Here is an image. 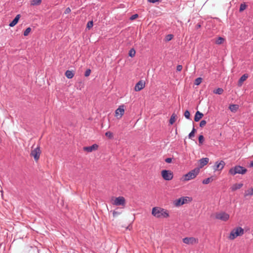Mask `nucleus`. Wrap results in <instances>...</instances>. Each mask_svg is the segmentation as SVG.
Returning <instances> with one entry per match:
<instances>
[{
    "mask_svg": "<svg viewBox=\"0 0 253 253\" xmlns=\"http://www.w3.org/2000/svg\"><path fill=\"white\" fill-rule=\"evenodd\" d=\"M90 73H91V70L90 69H87L85 72L84 76L85 77H88L90 75Z\"/></svg>",
    "mask_w": 253,
    "mask_h": 253,
    "instance_id": "39",
    "label": "nucleus"
},
{
    "mask_svg": "<svg viewBox=\"0 0 253 253\" xmlns=\"http://www.w3.org/2000/svg\"><path fill=\"white\" fill-rule=\"evenodd\" d=\"M239 108V106L236 104L230 105L229 108L231 112H236Z\"/></svg>",
    "mask_w": 253,
    "mask_h": 253,
    "instance_id": "20",
    "label": "nucleus"
},
{
    "mask_svg": "<svg viewBox=\"0 0 253 253\" xmlns=\"http://www.w3.org/2000/svg\"><path fill=\"white\" fill-rule=\"evenodd\" d=\"M253 195V188L251 189L245 191V196H252Z\"/></svg>",
    "mask_w": 253,
    "mask_h": 253,
    "instance_id": "24",
    "label": "nucleus"
},
{
    "mask_svg": "<svg viewBox=\"0 0 253 253\" xmlns=\"http://www.w3.org/2000/svg\"><path fill=\"white\" fill-rule=\"evenodd\" d=\"M211 181V177H209L204 179L202 181V183L204 184H208Z\"/></svg>",
    "mask_w": 253,
    "mask_h": 253,
    "instance_id": "30",
    "label": "nucleus"
},
{
    "mask_svg": "<svg viewBox=\"0 0 253 253\" xmlns=\"http://www.w3.org/2000/svg\"><path fill=\"white\" fill-rule=\"evenodd\" d=\"M247 171V169L245 168L240 166H236L229 169V173L232 175H235L236 174H244Z\"/></svg>",
    "mask_w": 253,
    "mask_h": 253,
    "instance_id": "2",
    "label": "nucleus"
},
{
    "mask_svg": "<svg viewBox=\"0 0 253 253\" xmlns=\"http://www.w3.org/2000/svg\"><path fill=\"white\" fill-rule=\"evenodd\" d=\"M197 26V28H200L201 27V25L198 24Z\"/></svg>",
    "mask_w": 253,
    "mask_h": 253,
    "instance_id": "48",
    "label": "nucleus"
},
{
    "mask_svg": "<svg viewBox=\"0 0 253 253\" xmlns=\"http://www.w3.org/2000/svg\"><path fill=\"white\" fill-rule=\"evenodd\" d=\"M173 35H171V34H169V35H168L166 37V40L168 42L170 41L172 38H173Z\"/></svg>",
    "mask_w": 253,
    "mask_h": 253,
    "instance_id": "34",
    "label": "nucleus"
},
{
    "mask_svg": "<svg viewBox=\"0 0 253 253\" xmlns=\"http://www.w3.org/2000/svg\"><path fill=\"white\" fill-rule=\"evenodd\" d=\"M183 242L186 244H194L198 243V239L194 237H185L183 239Z\"/></svg>",
    "mask_w": 253,
    "mask_h": 253,
    "instance_id": "12",
    "label": "nucleus"
},
{
    "mask_svg": "<svg viewBox=\"0 0 253 253\" xmlns=\"http://www.w3.org/2000/svg\"><path fill=\"white\" fill-rule=\"evenodd\" d=\"M225 165V162L222 160L219 162L217 161L214 164L213 169L214 171L221 170L224 168Z\"/></svg>",
    "mask_w": 253,
    "mask_h": 253,
    "instance_id": "11",
    "label": "nucleus"
},
{
    "mask_svg": "<svg viewBox=\"0 0 253 253\" xmlns=\"http://www.w3.org/2000/svg\"><path fill=\"white\" fill-rule=\"evenodd\" d=\"M215 218L216 219L221 220L222 221H227L230 218V215L225 211H219L215 213Z\"/></svg>",
    "mask_w": 253,
    "mask_h": 253,
    "instance_id": "5",
    "label": "nucleus"
},
{
    "mask_svg": "<svg viewBox=\"0 0 253 253\" xmlns=\"http://www.w3.org/2000/svg\"><path fill=\"white\" fill-rule=\"evenodd\" d=\"M209 159L208 158H203L199 160L200 168H203L206 166L209 163Z\"/></svg>",
    "mask_w": 253,
    "mask_h": 253,
    "instance_id": "15",
    "label": "nucleus"
},
{
    "mask_svg": "<svg viewBox=\"0 0 253 253\" xmlns=\"http://www.w3.org/2000/svg\"><path fill=\"white\" fill-rule=\"evenodd\" d=\"M243 186V183H235L231 187V189L232 191H235L237 189H239Z\"/></svg>",
    "mask_w": 253,
    "mask_h": 253,
    "instance_id": "17",
    "label": "nucleus"
},
{
    "mask_svg": "<svg viewBox=\"0 0 253 253\" xmlns=\"http://www.w3.org/2000/svg\"><path fill=\"white\" fill-rule=\"evenodd\" d=\"M65 76L68 79H72L74 77V74L72 71L67 70L65 72Z\"/></svg>",
    "mask_w": 253,
    "mask_h": 253,
    "instance_id": "22",
    "label": "nucleus"
},
{
    "mask_svg": "<svg viewBox=\"0 0 253 253\" xmlns=\"http://www.w3.org/2000/svg\"><path fill=\"white\" fill-rule=\"evenodd\" d=\"M93 26V21H89L87 24V28L88 29H90V28L92 27Z\"/></svg>",
    "mask_w": 253,
    "mask_h": 253,
    "instance_id": "38",
    "label": "nucleus"
},
{
    "mask_svg": "<svg viewBox=\"0 0 253 253\" xmlns=\"http://www.w3.org/2000/svg\"><path fill=\"white\" fill-rule=\"evenodd\" d=\"M244 234V230L241 227H238L233 229L231 231L229 239L230 240H234L238 236L243 235Z\"/></svg>",
    "mask_w": 253,
    "mask_h": 253,
    "instance_id": "4",
    "label": "nucleus"
},
{
    "mask_svg": "<svg viewBox=\"0 0 253 253\" xmlns=\"http://www.w3.org/2000/svg\"><path fill=\"white\" fill-rule=\"evenodd\" d=\"M202 78H200V77L198 78L195 80L194 84L195 85H198L202 83Z\"/></svg>",
    "mask_w": 253,
    "mask_h": 253,
    "instance_id": "27",
    "label": "nucleus"
},
{
    "mask_svg": "<svg viewBox=\"0 0 253 253\" xmlns=\"http://www.w3.org/2000/svg\"><path fill=\"white\" fill-rule=\"evenodd\" d=\"M248 78V75L247 74H245L240 78L238 81V85L239 86H241L242 85L243 83L247 80Z\"/></svg>",
    "mask_w": 253,
    "mask_h": 253,
    "instance_id": "18",
    "label": "nucleus"
},
{
    "mask_svg": "<svg viewBox=\"0 0 253 253\" xmlns=\"http://www.w3.org/2000/svg\"><path fill=\"white\" fill-rule=\"evenodd\" d=\"M194 136V134L193 133V132H191L189 135H188V137L189 138L191 139L193 136Z\"/></svg>",
    "mask_w": 253,
    "mask_h": 253,
    "instance_id": "44",
    "label": "nucleus"
},
{
    "mask_svg": "<svg viewBox=\"0 0 253 253\" xmlns=\"http://www.w3.org/2000/svg\"><path fill=\"white\" fill-rule=\"evenodd\" d=\"M112 204L116 206H123L124 207L126 204V200L124 197L119 196L114 200H112Z\"/></svg>",
    "mask_w": 253,
    "mask_h": 253,
    "instance_id": "7",
    "label": "nucleus"
},
{
    "mask_svg": "<svg viewBox=\"0 0 253 253\" xmlns=\"http://www.w3.org/2000/svg\"><path fill=\"white\" fill-rule=\"evenodd\" d=\"M42 2V0H32L31 1V4L32 5H38Z\"/></svg>",
    "mask_w": 253,
    "mask_h": 253,
    "instance_id": "23",
    "label": "nucleus"
},
{
    "mask_svg": "<svg viewBox=\"0 0 253 253\" xmlns=\"http://www.w3.org/2000/svg\"><path fill=\"white\" fill-rule=\"evenodd\" d=\"M98 148V145L96 144H94L90 146H87L84 147V150L87 152H91L93 151L96 150Z\"/></svg>",
    "mask_w": 253,
    "mask_h": 253,
    "instance_id": "13",
    "label": "nucleus"
},
{
    "mask_svg": "<svg viewBox=\"0 0 253 253\" xmlns=\"http://www.w3.org/2000/svg\"><path fill=\"white\" fill-rule=\"evenodd\" d=\"M204 141V137L203 135H200L199 136V143L201 144H203Z\"/></svg>",
    "mask_w": 253,
    "mask_h": 253,
    "instance_id": "33",
    "label": "nucleus"
},
{
    "mask_svg": "<svg viewBox=\"0 0 253 253\" xmlns=\"http://www.w3.org/2000/svg\"><path fill=\"white\" fill-rule=\"evenodd\" d=\"M105 135L110 139H112L113 137V133L110 131H107L105 133Z\"/></svg>",
    "mask_w": 253,
    "mask_h": 253,
    "instance_id": "32",
    "label": "nucleus"
},
{
    "mask_svg": "<svg viewBox=\"0 0 253 253\" xmlns=\"http://www.w3.org/2000/svg\"><path fill=\"white\" fill-rule=\"evenodd\" d=\"M20 17V14L17 15L16 16V17L14 18V19L12 21V22H11L9 23V26L10 27H14L15 25H16L17 24V23H18Z\"/></svg>",
    "mask_w": 253,
    "mask_h": 253,
    "instance_id": "16",
    "label": "nucleus"
},
{
    "mask_svg": "<svg viewBox=\"0 0 253 253\" xmlns=\"http://www.w3.org/2000/svg\"><path fill=\"white\" fill-rule=\"evenodd\" d=\"M251 167H253V161L251 162L250 164Z\"/></svg>",
    "mask_w": 253,
    "mask_h": 253,
    "instance_id": "47",
    "label": "nucleus"
},
{
    "mask_svg": "<svg viewBox=\"0 0 253 253\" xmlns=\"http://www.w3.org/2000/svg\"><path fill=\"white\" fill-rule=\"evenodd\" d=\"M71 12V9L70 8V7H67L65 11H64V13L65 14H68L69 13H70Z\"/></svg>",
    "mask_w": 253,
    "mask_h": 253,
    "instance_id": "42",
    "label": "nucleus"
},
{
    "mask_svg": "<svg viewBox=\"0 0 253 253\" xmlns=\"http://www.w3.org/2000/svg\"><path fill=\"white\" fill-rule=\"evenodd\" d=\"M176 119V115L175 113H173L170 117V118L169 121V123L170 125H172L175 122Z\"/></svg>",
    "mask_w": 253,
    "mask_h": 253,
    "instance_id": "21",
    "label": "nucleus"
},
{
    "mask_svg": "<svg viewBox=\"0 0 253 253\" xmlns=\"http://www.w3.org/2000/svg\"><path fill=\"white\" fill-rule=\"evenodd\" d=\"M165 162L167 163H170L172 162V158H168L165 159Z\"/></svg>",
    "mask_w": 253,
    "mask_h": 253,
    "instance_id": "41",
    "label": "nucleus"
},
{
    "mask_svg": "<svg viewBox=\"0 0 253 253\" xmlns=\"http://www.w3.org/2000/svg\"><path fill=\"white\" fill-rule=\"evenodd\" d=\"M161 175L164 179L167 181L171 180L173 177L172 172L169 170H163L161 171Z\"/></svg>",
    "mask_w": 253,
    "mask_h": 253,
    "instance_id": "8",
    "label": "nucleus"
},
{
    "mask_svg": "<svg viewBox=\"0 0 253 253\" xmlns=\"http://www.w3.org/2000/svg\"><path fill=\"white\" fill-rule=\"evenodd\" d=\"M41 150L39 146H37L36 148L31 151V155L34 158L35 161H38L41 155Z\"/></svg>",
    "mask_w": 253,
    "mask_h": 253,
    "instance_id": "10",
    "label": "nucleus"
},
{
    "mask_svg": "<svg viewBox=\"0 0 253 253\" xmlns=\"http://www.w3.org/2000/svg\"><path fill=\"white\" fill-rule=\"evenodd\" d=\"M199 168H195L183 175L184 181H187L194 179L199 173Z\"/></svg>",
    "mask_w": 253,
    "mask_h": 253,
    "instance_id": "3",
    "label": "nucleus"
},
{
    "mask_svg": "<svg viewBox=\"0 0 253 253\" xmlns=\"http://www.w3.org/2000/svg\"><path fill=\"white\" fill-rule=\"evenodd\" d=\"M138 17V15L137 14H134V15H132L131 17H130V19L131 20H134L135 19L136 17Z\"/></svg>",
    "mask_w": 253,
    "mask_h": 253,
    "instance_id": "43",
    "label": "nucleus"
},
{
    "mask_svg": "<svg viewBox=\"0 0 253 253\" xmlns=\"http://www.w3.org/2000/svg\"><path fill=\"white\" fill-rule=\"evenodd\" d=\"M207 122L205 120H202L200 123V126L203 127L206 125Z\"/></svg>",
    "mask_w": 253,
    "mask_h": 253,
    "instance_id": "37",
    "label": "nucleus"
},
{
    "mask_svg": "<svg viewBox=\"0 0 253 253\" xmlns=\"http://www.w3.org/2000/svg\"><path fill=\"white\" fill-rule=\"evenodd\" d=\"M224 41V39L222 37H218L216 40H215V43L217 44H221Z\"/></svg>",
    "mask_w": 253,
    "mask_h": 253,
    "instance_id": "26",
    "label": "nucleus"
},
{
    "mask_svg": "<svg viewBox=\"0 0 253 253\" xmlns=\"http://www.w3.org/2000/svg\"><path fill=\"white\" fill-rule=\"evenodd\" d=\"M145 86V83L142 81L138 82L135 85L134 90L138 91L142 89Z\"/></svg>",
    "mask_w": 253,
    "mask_h": 253,
    "instance_id": "14",
    "label": "nucleus"
},
{
    "mask_svg": "<svg viewBox=\"0 0 253 253\" xmlns=\"http://www.w3.org/2000/svg\"><path fill=\"white\" fill-rule=\"evenodd\" d=\"M184 115L186 119H190V112L188 110H186L185 111Z\"/></svg>",
    "mask_w": 253,
    "mask_h": 253,
    "instance_id": "35",
    "label": "nucleus"
},
{
    "mask_svg": "<svg viewBox=\"0 0 253 253\" xmlns=\"http://www.w3.org/2000/svg\"><path fill=\"white\" fill-rule=\"evenodd\" d=\"M152 214L157 218H167L169 216L167 210L158 207L152 209Z\"/></svg>",
    "mask_w": 253,
    "mask_h": 253,
    "instance_id": "1",
    "label": "nucleus"
},
{
    "mask_svg": "<svg viewBox=\"0 0 253 253\" xmlns=\"http://www.w3.org/2000/svg\"><path fill=\"white\" fill-rule=\"evenodd\" d=\"M129 56L131 57H133L135 56V50L133 48H131L129 51Z\"/></svg>",
    "mask_w": 253,
    "mask_h": 253,
    "instance_id": "29",
    "label": "nucleus"
},
{
    "mask_svg": "<svg viewBox=\"0 0 253 253\" xmlns=\"http://www.w3.org/2000/svg\"><path fill=\"white\" fill-rule=\"evenodd\" d=\"M223 92V89L222 88H217L213 90V93L216 94H221Z\"/></svg>",
    "mask_w": 253,
    "mask_h": 253,
    "instance_id": "25",
    "label": "nucleus"
},
{
    "mask_svg": "<svg viewBox=\"0 0 253 253\" xmlns=\"http://www.w3.org/2000/svg\"><path fill=\"white\" fill-rule=\"evenodd\" d=\"M121 213V212L117 211L116 210H114L113 211V215L114 217H116L118 215H120Z\"/></svg>",
    "mask_w": 253,
    "mask_h": 253,
    "instance_id": "36",
    "label": "nucleus"
},
{
    "mask_svg": "<svg viewBox=\"0 0 253 253\" xmlns=\"http://www.w3.org/2000/svg\"><path fill=\"white\" fill-rule=\"evenodd\" d=\"M203 116V114L200 112L199 111H197L194 117V121L196 122H198Z\"/></svg>",
    "mask_w": 253,
    "mask_h": 253,
    "instance_id": "19",
    "label": "nucleus"
},
{
    "mask_svg": "<svg viewBox=\"0 0 253 253\" xmlns=\"http://www.w3.org/2000/svg\"><path fill=\"white\" fill-rule=\"evenodd\" d=\"M247 7V5L245 3H242L241 4L239 9V11L242 12L244 11Z\"/></svg>",
    "mask_w": 253,
    "mask_h": 253,
    "instance_id": "28",
    "label": "nucleus"
},
{
    "mask_svg": "<svg viewBox=\"0 0 253 253\" xmlns=\"http://www.w3.org/2000/svg\"><path fill=\"white\" fill-rule=\"evenodd\" d=\"M191 199L188 197H182L174 201L173 204L175 207H179L191 201Z\"/></svg>",
    "mask_w": 253,
    "mask_h": 253,
    "instance_id": "6",
    "label": "nucleus"
},
{
    "mask_svg": "<svg viewBox=\"0 0 253 253\" xmlns=\"http://www.w3.org/2000/svg\"><path fill=\"white\" fill-rule=\"evenodd\" d=\"M31 28L30 27H28L27 28L24 32V36H27L29 35V34L30 33V32H31Z\"/></svg>",
    "mask_w": 253,
    "mask_h": 253,
    "instance_id": "31",
    "label": "nucleus"
},
{
    "mask_svg": "<svg viewBox=\"0 0 253 253\" xmlns=\"http://www.w3.org/2000/svg\"><path fill=\"white\" fill-rule=\"evenodd\" d=\"M159 0H148V1L151 3H155L158 2Z\"/></svg>",
    "mask_w": 253,
    "mask_h": 253,
    "instance_id": "45",
    "label": "nucleus"
},
{
    "mask_svg": "<svg viewBox=\"0 0 253 253\" xmlns=\"http://www.w3.org/2000/svg\"><path fill=\"white\" fill-rule=\"evenodd\" d=\"M182 69V66L180 65H178L176 67V70L177 71H181Z\"/></svg>",
    "mask_w": 253,
    "mask_h": 253,
    "instance_id": "40",
    "label": "nucleus"
},
{
    "mask_svg": "<svg viewBox=\"0 0 253 253\" xmlns=\"http://www.w3.org/2000/svg\"><path fill=\"white\" fill-rule=\"evenodd\" d=\"M125 113V105H122L115 111V117L118 119H121Z\"/></svg>",
    "mask_w": 253,
    "mask_h": 253,
    "instance_id": "9",
    "label": "nucleus"
},
{
    "mask_svg": "<svg viewBox=\"0 0 253 253\" xmlns=\"http://www.w3.org/2000/svg\"><path fill=\"white\" fill-rule=\"evenodd\" d=\"M196 131V129L194 127H193L191 132H193V133L195 134V132Z\"/></svg>",
    "mask_w": 253,
    "mask_h": 253,
    "instance_id": "46",
    "label": "nucleus"
}]
</instances>
